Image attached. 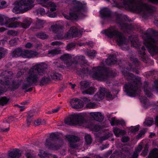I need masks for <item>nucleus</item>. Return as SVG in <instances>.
I'll list each match as a JSON object with an SVG mask.
<instances>
[{"instance_id": "f3484780", "label": "nucleus", "mask_w": 158, "mask_h": 158, "mask_svg": "<svg viewBox=\"0 0 158 158\" xmlns=\"http://www.w3.org/2000/svg\"><path fill=\"white\" fill-rule=\"evenodd\" d=\"M66 139L69 141L70 147L73 148H77L78 146L76 145V142L79 140V138L73 135H67Z\"/></svg>"}, {"instance_id": "a19ab883", "label": "nucleus", "mask_w": 158, "mask_h": 158, "mask_svg": "<svg viewBox=\"0 0 158 158\" xmlns=\"http://www.w3.org/2000/svg\"><path fill=\"white\" fill-rule=\"evenodd\" d=\"M60 52L59 50L55 49L49 51L48 54L49 56H54L56 54H58Z\"/></svg>"}, {"instance_id": "423d86ee", "label": "nucleus", "mask_w": 158, "mask_h": 158, "mask_svg": "<svg viewBox=\"0 0 158 158\" xmlns=\"http://www.w3.org/2000/svg\"><path fill=\"white\" fill-rule=\"evenodd\" d=\"M50 31L56 34V38L58 39H62L69 38L71 36H78L82 34L84 30L79 26L73 27L70 28L68 34L64 35L61 26L57 24L52 25L50 29Z\"/></svg>"}, {"instance_id": "49530a36", "label": "nucleus", "mask_w": 158, "mask_h": 158, "mask_svg": "<svg viewBox=\"0 0 158 158\" xmlns=\"http://www.w3.org/2000/svg\"><path fill=\"white\" fill-rule=\"evenodd\" d=\"M106 129H105L103 127H101L99 125H96L93 128V130L95 131L98 132L99 131H105Z\"/></svg>"}, {"instance_id": "bb28decb", "label": "nucleus", "mask_w": 158, "mask_h": 158, "mask_svg": "<svg viewBox=\"0 0 158 158\" xmlns=\"http://www.w3.org/2000/svg\"><path fill=\"white\" fill-rule=\"evenodd\" d=\"M38 155L41 158H57L56 156L51 154H47L43 150L40 151Z\"/></svg>"}, {"instance_id": "72a5a7b5", "label": "nucleus", "mask_w": 158, "mask_h": 158, "mask_svg": "<svg viewBox=\"0 0 158 158\" xmlns=\"http://www.w3.org/2000/svg\"><path fill=\"white\" fill-rule=\"evenodd\" d=\"M85 139L87 144H90L91 143L92 139L90 135L86 134L85 137Z\"/></svg>"}, {"instance_id": "393cba45", "label": "nucleus", "mask_w": 158, "mask_h": 158, "mask_svg": "<svg viewBox=\"0 0 158 158\" xmlns=\"http://www.w3.org/2000/svg\"><path fill=\"white\" fill-rule=\"evenodd\" d=\"M113 131L115 135L117 137H118L120 135H125L126 132L124 130H121L117 127H113Z\"/></svg>"}, {"instance_id": "e2e57ef3", "label": "nucleus", "mask_w": 158, "mask_h": 158, "mask_svg": "<svg viewBox=\"0 0 158 158\" xmlns=\"http://www.w3.org/2000/svg\"><path fill=\"white\" fill-rule=\"evenodd\" d=\"M131 26L129 25H128L126 24H124L123 25L122 27V28L123 29H130V27Z\"/></svg>"}, {"instance_id": "f03ea898", "label": "nucleus", "mask_w": 158, "mask_h": 158, "mask_svg": "<svg viewBox=\"0 0 158 158\" xmlns=\"http://www.w3.org/2000/svg\"><path fill=\"white\" fill-rule=\"evenodd\" d=\"M123 3L117 5L118 7H123L129 9L142 14L143 18L153 12L154 8L151 6L144 3L139 0H123Z\"/></svg>"}, {"instance_id": "680f3d73", "label": "nucleus", "mask_w": 158, "mask_h": 158, "mask_svg": "<svg viewBox=\"0 0 158 158\" xmlns=\"http://www.w3.org/2000/svg\"><path fill=\"white\" fill-rule=\"evenodd\" d=\"M26 156L27 158H35V156L30 153H27L26 154Z\"/></svg>"}, {"instance_id": "a18cd8bd", "label": "nucleus", "mask_w": 158, "mask_h": 158, "mask_svg": "<svg viewBox=\"0 0 158 158\" xmlns=\"http://www.w3.org/2000/svg\"><path fill=\"white\" fill-rule=\"evenodd\" d=\"M8 100L6 97H2L0 99V105L4 106L6 105Z\"/></svg>"}, {"instance_id": "a878e982", "label": "nucleus", "mask_w": 158, "mask_h": 158, "mask_svg": "<svg viewBox=\"0 0 158 158\" xmlns=\"http://www.w3.org/2000/svg\"><path fill=\"white\" fill-rule=\"evenodd\" d=\"M7 42L6 40H0V45H4ZM6 50L2 48L0 46V59L3 57L6 53Z\"/></svg>"}, {"instance_id": "0e129e2a", "label": "nucleus", "mask_w": 158, "mask_h": 158, "mask_svg": "<svg viewBox=\"0 0 158 158\" xmlns=\"http://www.w3.org/2000/svg\"><path fill=\"white\" fill-rule=\"evenodd\" d=\"M41 122L40 120L37 119L35 120L34 122L35 125V126H38L41 124Z\"/></svg>"}, {"instance_id": "6e6d98bb", "label": "nucleus", "mask_w": 158, "mask_h": 158, "mask_svg": "<svg viewBox=\"0 0 158 158\" xmlns=\"http://www.w3.org/2000/svg\"><path fill=\"white\" fill-rule=\"evenodd\" d=\"M25 71L26 70L24 69H22L20 70L18 72L17 75V76H20L21 75L23 74L25 72Z\"/></svg>"}, {"instance_id": "de8ad7c7", "label": "nucleus", "mask_w": 158, "mask_h": 158, "mask_svg": "<svg viewBox=\"0 0 158 158\" xmlns=\"http://www.w3.org/2000/svg\"><path fill=\"white\" fill-rule=\"evenodd\" d=\"M37 13L39 15V14H40L41 15H43L45 14H47V13L45 12V10L44 8H38L36 10Z\"/></svg>"}, {"instance_id": "bf43d9fd", "label": "nucleus", "mask_w": 158, "mask_h": 158, "mask_svg": "<svg viewBox=\"0 0 158 158\" xmlns=\"http://www.w3.org/2000/svg\"><path fill=\"white\" fill-rule=\"evenodd\" d=\"M33 46V44L30 42H28L25 45V47L27 48H30Z\"/></svg>"}, {"instance_id": "5701e85b", "label": "nucleus", "mask_w": 158, "mask_h": 158, "mask_svg": "<svg viewBox=\"0 0 158 158\" xmlns=\"http://www.w3.org/2000/svg\"><path fill=\"white\" fill-rule=\"evenodd\" d=\"M90 115L95 120L98 121H102L104 118L103 116L99 112H91Z\"/></svg>"}, {"instance_id": "052dcab7", "label": "nucleus", "mask_w": 158, "mask_h": 158, "mask_svg": "<svg viewBox=\"0 0 158 158\" xmlns=\"http://www.w3.org/2000/svg\"><path fill=\"white\" fill-rule=\"evenodd\" d=\"M129 140V138L128 137L123 136L122 139V141L123 142H126Z\"/></svg>"}, {"instance_id": "c03bdc74", "label": "nucleus", "mask_w": 158, "mask_h": 158, "mask_svg": "<svg viewBox=\"0 0 158 158\" xmlns=\"http://www.w3.org/2000/svg\"><path fill=\"white\" fill-rule=\"evenodd\" d=\"M97 106L95 103L90 102L86 105V107L88 109H94L97 107Z\"/></svg>"}, {"instance_id": "3c124183", "label": "nucleus", "mask_w": 158, "mask_h": 158, "mask_svg": "<svg viewBox=\"0 0 158 158\" xmlns=\"http://www.w3.org/2000/svg\"><path fill=\"white\" fill-rule=\"evenodd\" d=\"M6 6V3L5 1L3 0H0V8H5Z\"/></svg>"}, {"instance_id": "603ef678", "label": "nucleus", "mask_w": 158, "mask_h": 158, "mask_svg": "<svg viewBox=\"0 0 158 158\" xmlns=\"http://www.w3.org/2000/svg\"><path fill=\"white\" fill-rule=\"evenodd\" d=\"M76 59H78L79 60L82 61L84 62V63H86L87 62L85 60V57L83 56H77L76 57Z\"/></svg>"}, {"instance_id": "f8f14e48", "label": "nucleus", "mask_w": 158, "mask_h": 158, "mask_svg": "<svg viewBox=\"0 0 158 158\" xmlns=\"http://www.w3.org/2000/svg\"><path fill=\"white\" fill-rule=\"evenodd\" d=\"M86 10V8L85 6H81L74 7L73 10V12L70 13L69 16L65 14H64L63 15L67 19L77 20L85 16Z\"/></svg>"}, {"instance_id": "473e14b6", "label": "nucleus", "mask_w": 158, "mask_h": 158, "mask_svg": "<svg viewBox=\"0 0 158 158\" xmlns=\"http://www.w3.org/2000/svg\"><path fill=\"white\" fill-rule=\"evenodd\" d=\"M104 136L101 137V140H104L107 139L109 137L113 136V134L111 132H108L107 133H105L104 134Z\"/></svg>"}, {"instance_id": "774afa93", "label": "nucleus", "mask_w": 158, "mask_h": 158, "mask_svg": "<svg viewBox=\"0 0 158 158\" xmlns=\"http://www.w3.org/2000/svg\"><path fill=\"white\" fill-rule=\"evenodd\" d=\"M60 44V42L59 41H55L52 43V45H59Z\"/></svg>"}, {"instance_id": "7ed1b4c3", "label": "nucleus", "mask_w": 158, "mask_h": 158, "mask_svg": "<svg viewBox=\"0 0 158 158\" xmlns=\"http://www.w3.org/2000/svg\"><path fill=\"white\" fill-rule=\"evenodd\" d=\"M124 75L129 82L124 86V91L128 95L131 97L139 95L140 93V78L136 77L132 74L129 73L127 72L124 73Z\"/></svg>"}, {"instance_id": "58836bf2", "label": "nucleus", "mask_w": 158, "mask_h": 158, "mask_svg": "<svg viewBox=\"0 0 158 158\" xmlns=\"http://www.w3.org/2000/svg\"><path fill=\"white\" fill-rule=\"evenodd\" d=\"M36 36L40 38L44 39L48 37V36L44 33L42 32H40L36 34Z\"/></svg>"}, {"instance_id": "4d7b16f0", "label": "nucleus", "mask_w": 158, "mask_h": 158, "mask_svg": "<svg viewBox=\"0 0 158 158\" xmlns=\"http://www.w3.org/2000/svg\"><path fill=\"white\" fill-rule=\"evenodd\" d=\"M7 34L9 35H16L17 34V32L13 30H10L8 31Z\"/></svg>"}, {"instance_id": "2f4dec72", "label": "nucleus", "mask_w": 158, "mask_h": 158, "mask_svg": "<svg viewBox=\"0 0 158 158\" xmlns=\"http://www.w3.org/2000/svg\"><path fill=\"white\" fill-rule=\"evenodd\" d=\"M153 122V119L152 118H147L144 123V125L150 126Z\"/></svg>"}, {"instance_id": "13d9d810", "label": "nucleus", "mask_w": 158, "mask_h": 158, "mask_svg": "<svg viewBox=\"0 0 158 158\" xmlns=\"http://www.w3.org/2000/svg\"><path fill=\"white\" fill-rule=\"evenodd\" d=\"M42 45L41 44H38L36 45V48L38 49H42L43 50H46L47 48H42Z\"/></svg>"}, {"instance_id": "1a4fd4ad", "label": "nucleus", "mask_w": 158, "mask_h": 158, "mask_svg": "<svg viewBox=\"0 0 158 158\" xmlns=\"http://www.w3.org/2000/svg\"><path fill=\"white\" fill-rule=\"evenodd\" d=\"M82 72L87 76L90 75L94 79L99 81H106L110 78L108 73L101 66L94 67L92 72L89 71L88 68H84L82 69Z\"/></svg>"}, {"instance_id": "69168bd1", "label": "nucleus", "mask_w": 158, "mask_h": 158, "mask_svg": "<svg viewBox=\"0 0 158 158\" xmlns=\"http://www.w3.org/2000/svg\"><path fill=\"white\" fill-rule=\"evenodd\" d=\"M142 52H139V53L141 54L142 56H144L145 55V52L144 51L145 50V47L144 46L143 47L141 48Z\"/></svg>"}, {"instance_id": "b1692460", "label": "nucleus", "mask_w": 158, "mask_h": 158, "mask_svg": "<svg viewBox=\"0 0 158 158\" xmlns=\"http://www.w3.org/2000/svg\"><path fill=\"white\" fill-rule=\"evenodd\" d=\"M117 63L116 58L113 55H110L106 60V63L109 65H111Z\"/></svg>"}, {"instance_id": "2eb2a0df", "label": "nucleus", "mask_w": 158, "mask_h": 158, "mask_svg": "<svg viewBox=\"0 0 158 158\" xmlns=\"http://www.w3.org/2000/svg\"><path fill=\"white\" fill-rule=\"evenodd\" d=\"M154 86L152 89L149 88V85L148 83L147 82H145L144 83V86L143 87L144 91L145 94L148 97H151L152 96V94L151 93L152 90H155L158 92V80L155 81L154 82Z\"/></svg>"}, {"instance_id": "4be33fe9", "label": "nucleus", "mask_w": 158, "mask_h": 158, "mask_svg": "<svg viewBox=\"0 0 158 158\" xmlns=\"http://www.w3.org/2000/svg\"><path fill=\"white\" fill-rule=\"evenodd\" d=\"M21 156V153L20 152V151L17 149L13 150L8 153L9 158H18Z\"/></svg>"}, {"instance_id": "dca6fc26", "label": "nucleus", "mask_w": 158, "mask_h": 158, "mask_svg": "<svg viewBox=\"0 0 158 158\" xmlns=\"http://www.w3.org/2000/svg\"><path fill=\"white\" fill-rule=\"evenodd\" d=\"M47 6L45 7H47L48 9H50V10L47 12V15L51 18H54L56 17L58 13L57 12H54L56 10V6L55 3L50 2H48Z\"/></svg>"}, {"instance_id": "8fccbe9b", "label": "nucleus", "mask_w": 158, "mask_h": 158, "mask_svg": "<svg viewBox=\"0 0 158 158\" xmlns=\"http://www.w3.org/2000/svg\"><path fill=\"white\" fill-rule=\"evenodd\" d=\"M18 40V38H15V39L11 40L9 41V44L11 46L15 45L16 44Z\"/></svg>"}, {"instance_id": "412c9836", "label": "nucleus", "mask_w": 158, "mask_h": 158, "mask_svg": "<svg viewBox=\"0 0 158 158\" xmlns=\"http://www.w3.org/2000/svg\"><path fill=\"white\" fill-rule=\"evenodd\" d=\"M60 58L62 60L64 61V63L65 64L66 66L64 67H69L74 63H72L71 62V56L70 54H64L60 57Z\"/></svg>"}, {"instance_id": "5fc2aeb1", "label": "nucleus", "mask_w": 158, "mask_h": 158, "mask_svg": "<svg viewBox=\"0 0 158 158\" xmlns=\"http://www.w3.org/2000/svg\"><path fill=\"white\" fill-rule=\"evenodd\" d=\"M42 22V21L40 20L39 22L36 23V28H40L43 27Z\"/></svg>"}, {"instance_id": "f704fd0d", "label": "nucleus", "mask_w": 158, "mask_h": 158, "mask_svg": "<svg viewBox=\"0 0 158 158\" xmlns=\"http://www.w3.org/2000/svg\"><path fill=\"white\" fill-rule=\"evenodd\" d=\"M81 89H84L88 88L89 85L90 83L89 82L86 81H82L81 82Z\"/></svg>"}, {"instance_id": "aec40b11", "label": "nucleus", "mask_w": 158, "mask_h": 158, "mask_svg": "<svg viewBox=\"0 0 158 158\" xmlns=\"http://www.w3.org/2000/svg\"><path fill=\"white\" fill-rule=\"evenodd\" d=\"M100 14L102 18L107 19L110 18L113 14L107 8H104L101 9L100 11Z\"/></svg>"}, {"instance_id": "6ab92c4d", "label": "nucleus", "mask_w": 158, "mask_h": 158, "mask_svg": "<svg viewBox=\"0 0 158 158\" xmlns=\"http://www.w3.org/2000/svg\"><path fill=\"white\" fill-rule=\"evenodd\" d=\"M70 103L73 108L77 109H81L84 106L82 102L80 99L76 98L71 100Z\"/></svg>"}, {"instance_id": "338daca9", "label": "nucleus", "mask_w": 158, "mask_h": 158, "mask_svg": "<svg viewBox=\"0 0 158 158\" xmlns=\"http://www.w3.org/2000/svg\"><path fill=\"white\" fill-rule=\"evenodd\" d=\"M149 2L153 3L158 4V0H148Z\"/></svg>"}, {"instance_id": "c9c22d12", "label": "nucleus", "mask_w": 158, "mask_h": 158, "mask_svg": "<svg viewBox=\"0 0 158 158\" xmlns=\"http://www.w3.org/2000/svg\"><path fill=\"white\" fill-rule=\"evenodd\" d=\"M139 99L140 102L143 104V106L145 108H147L146 105L147 104L148 102L146 98L144 96H142L139 98Z\"/></svg>"}, {"instance_id": "6e6552de", "label": "nucleus", "mask_w": 158, "mask_h": 158, "mask_svg": "<svg viewBox=\"0 0 158 158\" xmlns=\"http://www.w3.org/2000/svg\"><path fill=\"white\" fill-rule=\"evenodd\" d=\"M19 19V17H13L7 20L0 16V25H5L9 28H16L21 26L24 28H27L30 26L32 22L30 18H27L25 19L23 23H21L16 21Z\"/></svg>"}, {"instance_id": "ea45409f", "label": "nucleus", "mask_w": 158, "mask_h": 158, "mask_svg": "<svg viewBox=\"0 0 158 158\" xmlns=\"http://www.w3.org/2000/svg\"><path fill=\"white\" fill-rule=\"evenodd\" d=\"M96 52L95 50H89L86 53V55L92 58H94L96 56Z\"/></svg>"}, {"instance_id": "09e8293b", "label": "nucleus", "mask_w": 158, "mask_h": 158, "mask_svg": "<svg viewBox=\"0 0 158 158\" xmlns=\"http://www.w3.org/2000/svg\"><path fill=\"white\" fill-rule=\"evenodd\" d=\"M148 145H146L145 146V148L144 150L142 151L141 154V155L143 156H145L146 155L148 152Z\"/></svg>"}, {"instance_id": "79ce46f5", "label": "nucleus", "mask_w": 158, "mask_h": 158, "mask_svg": "<svg viewBox=\"0 0 158 158\" xmlns=\"http://www.w3.org/2000/svg\"><path fill=\"white\" fill-rule=\"evenodd\" d=\"M48 0H37L36 2L39 4H40L44 7L47 6L48 2Z\"/></svg>"}, {"instance_id": "4468645a", "label": "nucleus", "mask_w": 158, "mask_h": 158, "mask_svg": "<svg viewBox=\"0 0 158 158\" xmlns=\"http://www.w3.org/2000/svg\"><path fill=\"white\" fill-rule=\"evenodd\" d=\"M57 133H52L51 134L50 137L48 139H47L46 140L45 145L46 147H48V148L52 149V150H57L59 148L60 146L57 145L59 143H57L55 144H51V141L52 139H54L56 138V135Z\"/></svg>"}, {"instance_id": "c756f323", "label": "nucleus", "mask_w": 158, "mask_h": 158, "mask_svg": "<svg viewBox=\"0 0 158 158\" xmlns=\"http://www.w3.org/2000/svg\"><path fill=\"white\" fill-rule=\"evenodd\" d=\"M23 50L19 48H17L14 50L12 53V55L13 57H17L19 56L22 57V54Z\"/></svg>"}, {"instance_id": "ddd939ff", "label": "nucleus", "mask_w": 158, "mask_h": 158, "mask_svg": "<svg viewBox=\"0 0 158 158\" xmlns=\"http://www.w3.org/2000/svg\"><path fill=\"white\" fill-rule=\"evenodd\" d=\"M105 96L110 99H112L114 98V96L110 94L109 91L102 87L100 88L99 91L94 96V99L95 100L100 101L104 98Z\"/></svg>"}, {"instance_id": "9d476101", "label": "nucleus", "mask_w": 158, "mask_h": 158, "mask_svg": "<svg viewBox=\"0 0 158 158\" xmlns=\"http://www.w3.org/2000/svg\"><path fill=\"white\" fill-rule=\"evenodd\" d=\"M65 123L69 125H73L81 127H89V123L84 118L81 114H73L69 118H66Z\"/></svg>"}, {"instance_id": "f257e3e1", "label": "nucleus", "mask_w": 158, "mask_h": 158, "mask_svg": "<svg viewBox=\"0 0 158 158\" xmlns=\"http://www.w3.org/2000/svg\"><path fill=\"white\" fill-rule=\"evenodd\" d=\"M46 65L41 63L36 64L32 66L28 72V76L23 84L22 89H26L31 85L36 84L38 82L41 84L47 83L50 80V77L55 80H60L61 75L55 73L48 75V70L46 68Z\"/></svg>"}, {"instance_id": "4c0bfd02", "label": "nucleus", "mask_w": 158, "mask_h": 158, "mask_svg": "<svg viewBox=\"0 0 158 158\" xmlns=\"http://www.w3.org/2000/svg\"><path fill=\"white\" fill-rule=\"evenodd\" d=\"M146 131V129H143L141 130L139 133V134L136 136V139L138 140L144 136V134Z\"/></svg>"}, {"instance_id": "864d4df0", "label": "nucleus", "mask_w": 158, "mask_h": 158, "mask_svg": "<svg viewBox=\"0 0 158 158\" xmlns=\"http://www.w3.org/2000/svg\"><path fill=\"white\" fill-rule=\"evenodd\" d=\"M75 44L74 43L69 44L67 46V49L68 50H71L72 48L75 46Z\"/></svg>"}, {"instance_id": "cd10ccee", "label": "nucleus", "mask_w": 158, "mask_h": 158, "mask_svg": "<svg viewBox=\"0 0 158 158\" xmlns=\"http://www.w3.org/2000/svg\"><path fill=\"white\" fill-rule=\"evenodd\" d=\"M110 123L112 126L118 124L123 125L125 124V122L123 120H117L114 117L111 118Z\"/></svg>"}, {"instance_id": "7c9ffc66", "label": "nucleus", "mask_w": 158, "mask_h": 158, "mask_svg": "<svg viewBox=\"0 0 158 158\" xmlns=\"http://www.w3.org/2000/svg\"><path fill=\"white\" fill-rule=\"evenodd\" d=\"M96 90V89L94 87H91L83 91V93L84 94H93Z\"/></svg>"}, {"instance_id": "37998d69", "label": "nucleus", "mask_w": 158, "mask_h": 158, "mask_svg": "<svg viewBox=\"0 0 158 158\" xmlns=\"http://www.w3.org/2000/svg\"><path fill=\"white\" fill-rule=\"evenodd\" d=\"M139 128V125H137L135 127H131L129 128V130L132 133H135L138 131Z\"/></svg>"}, {"instance_id": "9b49d317", "label": "nucleus", "mask_w": 158, "mask_h": 158, "mask_svg": "<svg viewBox=\"0 0 158 158\" xmlns=\"http://www.w3.org/2000/svg\"><path fill=\"white\" fill-rule=\"evenodd\" d=\"M35 0H18L14 3L15 6L12 11L16 14L24 13L34 6Z\"/></svg>"}, {"instance_id": "c85d7f7f", "label": "nucleus", "mask_w": 158, "mask_h": 158, "mask_svg": "<svg viewBox=\"0 0 158 158\" xmlns=\"http://www.w3.org/2000/svg\"><path fill=\"white\" fill-rule=\"evenodd\" d=\"M146 158H158V149L154 148L150 152L149 155Z\"/></svg>"}, {"instance_id": "e433bc0d", "label": "nucleus", "mask_w": 158, "mask_h": 158, "mask_svg": "<svg viewBox=\"0 0 158 158\" xmlns=\"http://www.w3.org/2000/svg\"><path fill=\"white\" fill-rule=\"evenodd\" d=\"M132 37H130L129 38V40L131 41V44L135 48H138L139 47V45L138 42H137L135 40L136 39H132L131 40Z\"/></svg>"}, {"instance_id": "20e7f679", "label": "nucleus", "mask_w": 158, "mask_h": 158, "mask_svg": "<svg viewBox=\"0 0 158 158\" xmlns=\"http://www.w3.org/2000/svg\"><path fill=\"white\" fill-rule=\"evenodd\" d=\"M145 45L152 56L158 53V32L149 29L143 35Z\"/></svg>"}, {"instance_id": "39448f33", "label": "nucleus", "mask_w": 158, "mask_h": 158, "mask_svg": "<svg viewBox=\"0 0 158 158\" xmlns=\"http://www.w3.org/2000/svg\"><path fill=\"white\" fill-rule=\"evenodd\" d=\"M1 74L2 79L0 80V83L2 85L0 87V95L6 92L8 88H10L11 90H14L18 88L21 84H22V87L24 81H13L10 85H9L10 81H11L12 79V72L5 71L2 73Z\"/></svg>"}, {"instance_id": "0eeeda50", "label": "nucleus", "mask_w": 158, "mask_h": 158, "mask_svg": "<svg viewBox=\"0 0 158 158\" xmlns=\"http://www.w3.org/2000/svg\"><path fill=\"white\" fill-rule=\"evenodd\" d=\"M101 32L108 37L116 41L119 46L126 45L127 44L128 42L123 35L119 32L115 27H110L105 30H103Z\"/></svg>"}, {"instance_id": "a211bd4d", "label": "nucleus", "mask_w": 158, "mask_h": 158, "mask_svg": "<svg viewBox=\"0 0 158 158\" xmlns=\"http://www.w3.org/2000/svg\"><path fill=\"white\" fill-rule=\"evenodd\" d=\"M38 55V53L36 52L24 50L22 52V57L24 58H30L37 56Z\"/></svg>"}]
</instances>
